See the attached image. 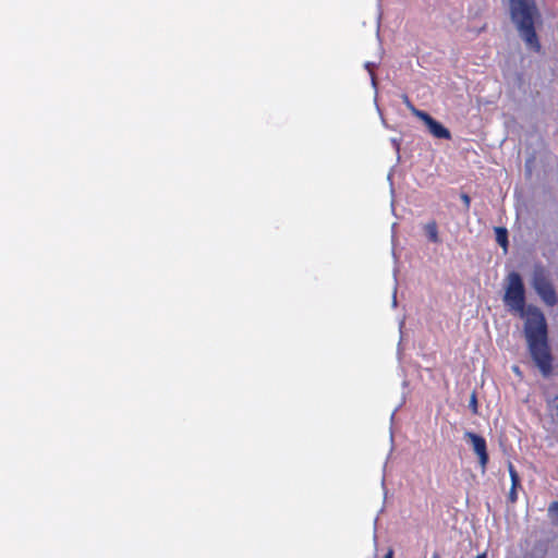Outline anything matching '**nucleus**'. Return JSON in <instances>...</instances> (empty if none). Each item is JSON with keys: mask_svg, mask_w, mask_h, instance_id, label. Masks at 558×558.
Returning <instances> with one entry per match:
<instances>
[{"mask_svg": "<svg viewBox=\"0 0 558 558\" xmlns=\"http://www.w3.org/2000/svg\"><path fill=\"white\" fill-rule=\"evenodd\" d=\"M507 281L504 302L510 311L525 319L524 336L530 355L542 376L548 378L553 374L554 356L548 343V326L545 315L535 305L526 306L525 288L520 274L510 272Z\"/></svg>", "mask_w": 558, "mask_h": 558, "instance_id": "obj_1", "label": "nucleus"}, {"mask_svg": "<svg viewBox=\"0 0 558 558\" xmlns=\"http://www.w3.org/2000/svg\"><path fill=\"white\" fill-rule=\"evenodd\" d=\"M510 15L526 46L539 52L542 46L535 29V20L539 14L535 4L530 0H511Z\"/></svg>", "mask_w": 558, "mask_h": 558, "instance_id": "obj_2", "label": "nucleus"}, {"mask_svg": "<svg viewBox=\"0 0 558 558\" xmlns=\"http://www.w3.org/2000/svg\"><path fill=\"white\" fill-rule=\"evenodd\" d=\"M532 287L546 306L553 307L558 304V295L543 266L535 267L532 276Z\"/></svg>", "mask_w": 558, "mask_h": 558, "instance_id": "obj_3", "label": "nucleus"}, {"mask_svg": "<svg viewBox=\"0 0 558 558\" xmlns=\"http://www.w3.org/2000/svg\"><path fill=\"white\" fill-rule=\"evenodd\" d=\"M464 438L471 442L473 450L478 458V463L482 470L485 471L489 461L485 438L473 432H465Z\"/></svg>", "mask_w": 558, "mask_h": 558, "instance_id": "obj_4", "label": "nucleus"}, {"mask_svg": "<svg viewBox=\"0 0 558 558\" xmlns=\"http://www.w3.org/2000/svg\"><path fill=\"white\" fill-rule=\"evenodd\" d=\"M415 117L422 120L426 126L428 128L429 133L436 137L441 140H450L451 133L450 131L444 126L440 122L435 120L430 114L425 111L415 112Z\"/></svg>", "mask_w": 558, "mask_h": 558, "instance_id": "obj_5", "label": "nucleus"}, {"mask_svg": "<svg viewBox=\"0 0 558 558\" xmlns=\"http://www.w3.org/2000/svg\"><path fill=\"white\" fill-rule=\"evenodd\" d=\"M508 472L511 480V487L508 494V501L510 504H515L518 501V489L522 488L521 478L514 465L511 462H508Z\"/></svg>", "mask_w": 558, "mask_h": 558, "instance_id": "obj_6", "label": "nucleus"}, {"mask_svg": "<svg viewBox=\"0 0 558 558\" xmlns=\"http://www.w3.org/2000/svg\"><path fill=\"white\" fill-rule=\"evenodd\" d=\"M424 230L429 242L438 243L440 241L438 235L437 222L435 220L427 222L424 226Z\"/></svg>", "mask_w": 558, "mask_h": 558, "instance_id": "obj_7", "label": "nucleus"}, {"mask_svg": "<svg viewBox=\"0 0 558 558\" xmlns=\"http://www.w3.org/2000/svg\"><path fill=\"white\" fill-rule=\"evenodd\" d=\"M497 243L507 251L508 248V231L504 227H497L495 229Z\"/></svg>", "mask_w": 558, "mask_h": 558, "instance_id": "obj_8", "label": "nucleus"}, {"mask_svg": "<svg viewBox=\"0 0 558 558\" xmlns=\"http://www.w3.org/2000/svg\"><path fill=\"white\" fill-rule=\"evenodd\" d=\"M404 102L409 110L415 116V112L421 111L420 109L415 108L414 105L411 102L409 97L407 95L403 96Z\"/></svg>", "mask_w": 558, "mask_h": 558, "instance_id": "obj_9", "label": "nucleus"}, {"mask_svg": "<svg viewBox=\"0 0 558 558\" xmlns=\"http://www.w3.org/2000/svg\"><path fill=\"white\" fill-rule=\"evenodd\" d=\"M404 102L409 110L415 116V112L421 111L420 109L415 108L414 105L411 102L409 97L407 95L403 96Z\"/></svg>", "mask_w": 558, "mask_h": 558, "instance_id": "obj_10", "label": "nucleus"}, {"mask_svg": "<svg viewBox=\"0 0 558 558\" xmlns=\"http://www.w3.org/2000/svg\"><path fill=\"white\" fill-rule=\"evenodd\" d=\"M548 513L558 518V500L553 501L548 507Z\"/></svg>", "mask_w": 558, "mask_h": 558, "instance_id": "obj_11", "label": "nucleus"}, {"mask_svg": "<svg viewBox=\"0 0 558 558\" xmlns=\"http://www.w3.org/2000/svg\"><path fill=\"white\" fill-rule=\"evenodd\" d=\"M470 407L472 408L473 413H477V400L475 393H473L471 397Z\"/></svg>", "mask_w": 558, "mask_h": 558, "instance_id": "obj_12", "label": "nucleus"}, {"mask_svg": "<svg viewBox=\"0 0 558 558\" xmlns=\"http://www.w3.org/2000/svg\"><path fill=\"white\" fill-rule=\"evenodd\" d=\"M461 199L463 201L465 208L469 209L470 205H471L470 196L466 193H462L461 194Z\"/></svg>", "mask_w": 558, "mask_h": 558, "instance_id": "obj_13", "label": "nucleus"}, {"mask_svg": "<svg viewBox=\"0 0 558 558\" xmlns=\"http://www.w3.org/2000/svg\"><path fill=\"white\" fill-rule=\"evenodd\" d=\"M384 558H393V550L389 549L388 553L384 556Z\"/></svg>", "mask_w": 558, "mask_h": 558, "instance_id": "obj_14", "label": "nucleus"}, {"mask_svg": "<svg viewBox=\"0 0 558 558\" xmlns=\"http://www.w3.org/2000/svg\"><path fill=\"white\" fill-rule=\"evenodd\" d=\"M513 372L517 373V374H520V368L518 366H514L513 367Z\"/></svg>", "mask_w": 558, "mask_h": 558, "instance_id": "obj_15", "label": "nucleus"}, {"mask_svg": "<svg viewBox=\"0 0 558 558\" xmlns=\"http://www.w3.org/2000/svg\"><path fill=\"white\" fill-rule=\"evenodd\" d=\"M476 558H486V554L477 555Z\"/></svg>", "mask_w": 558, "mask_h": 558, "instance_id": "obj_16", "label": "nucleus"}, {"mask_svg": "<svg viewBox=\"0 0 558 558\" xmlns=\"http://www.w3.org/2000/svg\"><path fill=\"white\" fill-rule=\"evenodd\" d=\"M432 558H440L439 554L434 553Z\"/></svg>", "mask_w": 558, "mask_h": 558, "instance_id": "obj_17", "label": "nucleus"}]
</instances>
